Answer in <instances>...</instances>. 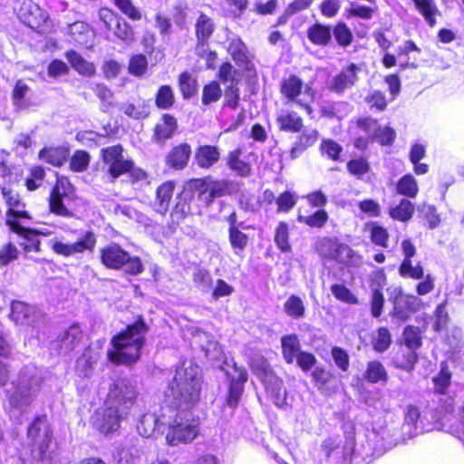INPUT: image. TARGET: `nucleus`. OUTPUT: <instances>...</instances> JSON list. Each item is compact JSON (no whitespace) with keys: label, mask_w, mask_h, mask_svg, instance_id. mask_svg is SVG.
I'll list each match as a JSON object with an SVG mask.
<instances>
[{"label":"nucleus","mask_w":464,"mask_h":464,"mask_svg":"<svg viewBox=\"0 0 464 464\" xmlns=\"http://www.w3.org/2000/svg\"><path fill=\"white\" fill-rule=\"evenodd\" d=\"M233 193L232 181L210 175L191 178L184 182L171 209L169 227L176 229L188 217L202 216L216 198Z\"/></svg>","instance_id":"obj_1"},{"label":"nucleus","mask_w":464,"mask_h":464,"mask_svg":"<svg viewBox=\"0 0 464 464\" xmlns=\"http://www.w3.org/2000/svg\"><path fill=\"white\" fill-rule=\"evenodd\" d=\"M150 330L142 314H138L133 323L111 338V348L106 356L113 365L132 367L141 357L142 348L146 344V334Z\"/></svg>","instance_id":"obj_2"},{"label":"nucleus","mask_w":464,"mask_h":464,"mask_svg":"<svg viewBox=\"0 0 464 464\" xmlns=\"http://www.w3.org/2000/svg\"><path fill=\"white\" fill-rule=\"evenodd\" d=\"M203 374L197 365L177 371L164 393L163 402L176 411L193 409L200 401Z\"/></svg>","instance_id":"obj_3"},{"label":"nucleus","mask_w":464,"mask_h":464,"mask_svg":"<svg viewBox=\"0 0 464 464\" xmlns=\"http://www.w3.org/2000/svg\"><path fill=\"white\" fill-rule=\"evenodd\" d=\"M100 263L110 270H122L129 276H138L144 271L140 256L131 255L121 245L111 242L99 249Z\"/></svg>","instance_id":"obj_4"},{"label":"nucleus","mask_w":464,"mask_h":464,"mask_svg":"<svg viewBox=\"0 0 464 464\" xmlns=\"http://www.w3.org/2000/svg\"><path fill=\"white\" fill-rule=\"evenodd\" d=\"M31 454L38 460L47 458L53 440V430L46 414L36 415L26 430Z\"/></svg>","instance_id":"obj_5"},{"label":"nucleus","mask_w":464,"mask_h":464,"mask_svg":"<svg viewBox=\"0 0 464 464\" xmlns=\"http://www.w3.org/2000/svg\"><path fill=\"white\" fill-rule=\"evenodd\" d=\"M75 199H77L76 188L70 178L57 174L47 198L49 212L57 217L73 218V211L64 204V201Z\"/></svg>","instance_id":"obj_6"},{"label":"nucleus","mask_w":464,"mask_h":464,"mask_svg":"<svg viewBox=\"0 0 464 464\" xmlns=\"http://www.w3.org/2000/svg\"><path fill=\"white\" fill-rule=\"evenodd\" d=\"M139 395L137 387L129 378H117L109 386L105 404L114 406L128 415L137 403Z\"/></svg>","instance_id":"obj_7"},{"label":"nucleus","mask_w":464,"mask_h":464,"mask_svg":"<svg viewBox=\"0 0 464 464\" xmlns=\"http://www.w3.org/2000/svg\"><path fill=\"white\" fill-rule=\"evenodd\" d=\"M0 192L6 208L5 223L9 229L20 225V220L32 219L27 204L18 191L7 186H1Z\"/></svg>","instance_id":"obj_8"},{"label":"nucleus","mask_w":464,"mask_h":464,"mask_svg":"<svg viewBox=\"0 0 464 464\" xmlns=\"http://www.w3.org/2000/svg\"><path fill=\"white\" fill-rule=\"evenodd\" d=\"M314 251L323 260H334L343 263L355 256L354 250L337 237H318L314 245Z\"/></svg>","instance_id":"obj_9"},{"label":"nucleus","mask_w":464,"mask_h":464,"mask_svg":"<svg viewBox=\"0 0 464 464\" xmlns=\"http://www.w3.org/2000/svg\"><path fill=\"white\" fill-rule=\"evenodd\" d=\"M124 149L121 144H115L101 150L100 158L107 166V175L111 182L129 171L133 160L124 157Z\"/></svg>","instance_id":"obj_10"},{"label":"nucleus","mask_w":464,"mask_h":464,"mask_svg":"<svg viewBox=\"0 0 464 464\" xmlns=\"http://www.w3.org/2000/svg\"><path fill=\"white\" fill-rule=\"evenodd\" d=\"M127 417L123 411H121L114 406L105 404L97 409L92 418V427L103 435H108L117 431L121 427V422Z\"/></svg>","instance_id":"obj_11"},{"label":"nucleus","mask_w":464,"mask_h":464,"mask_svg":"<svg viewBox=\"0 0 464 464\" xmlns=\"http://www.w3.org/2000/svg\"><path fill=\"white\" fill-rule=\"evenodd\" d=\"M96 245L97 237L92 230L89 229L84 231L73 243H63L62 241L53 242L52 250L59 256L69 257L74 255L93 253Z\"/></svg>","instance_id":"obj_12"},{"label":"nucleus","mask_w":464,"mask_h":464,"mask_svg":"<svg viewBox=\"0 0 464 464\" xmlns=\"http://www.w3.org/2000/svg\"><path fill=\"white\" fill-rule=\"evenodd\" d=\"M16 14L18 19L27 27L42 34L46 32L48 15L32 0H23Z\"/></svg>","instance_id":"obj_13"},{"label":"nucleus","mask_w":464,"mask_h":464,"mask_svg":"<svg viewBox=\"0 0 464 464\" xmlns=\"http://www.w3.org/2000/svg\"><path fill=\"white\" fill-rule=\"evenodd\" d=\"M392 303V308L390 315L401 322H406L423 307V303L418 295L403 294L401 290L395 294Z\"/></svg>","instance_id":"obj_14"},{"label":"nucleus","mask_w":464,"mask_h":464,"mask_svg":"<svg viewBox=\"0 0 464 464\" xmlns=\"http://www.w3.org/2000/svg\"><path fill=\"white\" fill-rule=\"evenodd\" d=\"M304 89L303 80L295 73L284 77L279 83V92L287 102L295 103L307 114H311L313 112L311 104L300 99Z\"/></svg>","instance_id":"obj_15"},{"label":"nucleus","mask_w":464,"mask_h":464,"mask_svg":"<svg viewBox=\"0 0 464 464\" xmlns=\"http://www.w3.org/2000/svg\"><path fill=\"white\" fill-rule=\"evenodd\" d=\"M198 434V425L197 423L175 417L168 427L166 441L169 446H178L181 443L187 444L193 441Z\"/></svg>","instance_id":"obj_16"},{"label":"nucleus","mask_w":464,"mask_h":464,"mask_svg":"<svg viewBox=\"0 0 464 464\" xmlns=\"http://www.w3.org/2000/svg\"><path fill=\"white\" fill-rule=\"evenodd\" d=\"M359 72V65L354 63H348L328 82L326 85L327 90L337 95L343 94L356 84Z\"/></svg>","instance_id":"obj_17"},{"label":"nucleus","mask_w":464,"mask_h":464,"mask_svg":"<svg viewBox=\"0 0 464 464\" xmlns=\"http://www.w3.org/2000/svg\"><path fill=\"white\" fill-rule=\"evenodd\" d=\"M403 259L399 266V275L404 278L419 280L423 277L424 268L419 262L413 265L412 257L415 256L417 250L413 242L410 238H405L401 244Z\"/></svg>","instance_id":"obj_18"},{"label":"nucleus","mask_w":464,"mask_h":464,"mask_svg":"<svg viewBox=\"0 0 464 464\" xmlns=\"http://www.w3.org/2000/svg\"><path fill=\"white\" fill-rule=\"evenodd\" d=\"M36 383L34 377L19 378L14 386V392L9 395L8 401L13 409L29 406L36 395Z\"/></svg>","instance_id":"obj_19"},{"label":"nucleus","mask_w":464,"mask_h":464,"mask_svg":"<svg viewBox=\"0 0 464 464\" xmlns=\"http://www.w3.org/2000/svg\"><path fill=\"white\" fill-rule=\"evenodd\" d=\"M235 375L228 376V386L226 395V404L236 409L245 390V384L248 380V373L244 367L237 366L236 363L233 364Z\"/></svg>","instance_id":"obj_20"},{"label":"nucleus","mask_w":464,"mask_h":464,"mask_svg":"<svg viewBox=\"0 0 464 464\" xmlns=\"http://www.w3.org/2000/svg\"><path fill=\"white\" fill-rule=\"evenodd\" d=\"M387 281L386 274L383 268H379L372 272L371 276L372 294L370 297V309L371 314L374 318H379L382 312L385 304L384 295L382 293V286L385 285Z\"/></svg>","instance_id":"obj_21"},{"label":"nucleus","mask_w":464,"mask_h":464,"mask_svg":"<svg viewBox=\"0 0 464 464\" xmlns=\"http://www.w3.org/2000/svg\"><path fill=\"white\" fill-rule=\"evenodd\" d=\"M222 155V150L217 144H198L194 150V164L199 169H210L217 166Z\"/></svg>","instance_id":"obj_22"},{"label":"nucleus","mask_w":464,"mask_h":464,"mask_svg":"<svg viewBox=\"0 0 464 464\" xmlns=\"http://www.w3.org/2000/svg\"><path fill=\"white\" fill-rule=\"evenodd\" d=\"M192 155V147L188 142H180L170 148L165 156V165L172 170L185 169Z\"/></svg>","instance_id":"obj_23"},{"label":"nucleus","mask_w":464,"mask_h":464,"mask_svg":"<svg viewBox=\"0 0 464 464\" xmlns=\"http://www.w3.org/2000/svg\"><path fill=\"white\" fill-rule=\"evenodd\" d=\"M227 53L236 64L241 67L244 72L256 74V67L249 57L248 48L239 37L234 38L229 42Z\"/></svg>","instance_id":"obj_24"},{"label":"nucleus","mask_w":464,"mask_h":464,"mask_svg":"<svg viewBox=\"0 0 464 464\" xmlns=\"http://www.w3.org/2000/svg\"><path fill=\"white\" fill-rule=\"evenodd\" d=\"M179 128L177 118L170 113H163L152 130V140L163 144L171 139Z\"/></svg>","instance_id":"obj_25"},{"label":"nucleus","mask_w":464,"mask_h":464,"mask_svg":"<svg viewBox=\"0 0 464 464\" xmlns=\"http://www.w3.org/2000/svg\"><path fill=\"white\" fill-rule=\"evenodd\" d=\"M306 38L314 46L324 48L332 45L331 24L315 21L306 28Z\"/></svg>","instance_id":"obj_26"},{"label":"nucleus","mask_w":464,"mask_h":464,"mask_svg":"<svg viewBox=\"0 0 464 464\" xmlns=\"http://www.w3.org/2000/svg\"><path fill=\"white\" fill-rule=\"evenodd\" d=\"M355 448V440L353 437L349 438L343 444L336 442L333 438H327L322 442V449L326 458H331L334 453H340V459L343 462L351 459Z\"/></svg>","instance_id":"obj_27"},{"label":"nucleus","mask_w":464,"mask_h":464,"mask_svg":"<svg viewBox=\"0 0 464 464\" xmlns=\"http://www.w3.org/2000/svg\"><path fill=\"white\" fill-rule=\"evenodd\" d=\"M70 149L67 146H45L38 152V158L53 167L60 168L69 160Z\"/></svg>","instance_id":"obj_28"},{"label":"nucleus","mask_w":464,"mask_h":464,"mask_svg":"<svg viewBox=\"0 0 464 464\" xmlns=\"http://www.w3.org/2000/svg\"><path fill=\"white\" fill-rule=\"evenodd\" d=\"M312 382L314 387L325 394H332L336 392L334 374L325 366L320 365L311 372Z\"/></svg>","instance_id":"obj_29"},{"label":"nucleus","mask_w":464,"mask_h":464,"mask_svg":"<svg viewBox=\"0 0 464 464\" xmlns=\"http://www.w3.org/2000/svg\"><path fill=\"white\" fill-rule=\"evenodd\" d=\"M176 182L174 180H166L160 184L155 191L154 209L156 212L165 216L169 208Z\"/></svg>","instance_id":"obj_30"},{"label":"nucleus","mask_w":464,"mask_h":464,"mask_svg":"<svg viewBox=\"0 0 464 464\" xmlns=\"http://www.w3.org/2000/svg\"><path fill=\"white\" fill-rule=\"evenodd\" d=\"M194 27L197 40L196 44H198V47L208 45L209 40L216 29L214 20L207 14L200 12L195 22Z\"/></svg>","instance_id":"obj_31"},{"label":"nucleus","mask_w":464,"mask_h":464,"mask_svg":"<svg viewBox=\"0 0 464 464\" xmlns=\"http://www.w3.org/2000/svg\"><path fill=\"white\" fill-rule=\"evenodd\" d=\"M319 131L316 129L304 130L296 136L289 155L292 160L300 157L306 150L316 144L319 140Z\"/></svg>","instance_id":"obj_32"},{"label":"nucleus","mask_w":464,"mask_h":464,"mask_svg":"<svg viewBox=\"0 0 464 464\" xmlns=\"http://www.w3.org/2000/svg\"><path fill=\"white\" fill-rule=\"evenodd\" d=\"M82 338L83 332L80 324L74 322L59 335L60 349L64 353H71L82 343Z\"/></svg>","instance_id":"obj_33"},{"label":"nucleus","mask_w":464,"mask_h":464,"mask_svg":"<svg viewBox=\"0 0 464 464\" xmlns=\"http://www.w3.org/2000/svg\"><path fill=\"white\" fill-rule=\"evenodd\" d=\"M13 233L17 234L24 239V242L21 244L22 248L24 252H34L38 253L41 249V240L39 235L42 233L39 230L29 228L22 226L21 224L9 229Z\"/></svg>","instance_id":"obj_34"},{"label":"nucleus","mask_w":464,"mask_h":464,"mask_svg":"<svg viewBox=\"0 0 464 464\" xmlns=\"http://www.w3.org/2000/svg\"><path fill=\"white\" fill-rule=\"evenodd\" d=\"M241 155L242 150L240 148L228 151L226 157V164L237 176L246 178L252 172V166L250 162L243 160Z\"/></svg>","instance_id":"obj_35"},{"label":"nucleus","mask_w":464,"mask_h":464,"mask_svg":"<svg viewBox=\"0 0 464 464\" xmlns=\"http://www.w3.org/2000/svg\"><path fill=\"white\" fill-rule=\"evenodd\" d=\"M417 13L430 27H434L437 18L441 15L435 0H411Z\"/></svg>","instance_id":"obj_36"},{"label":"nucleus","mask_w":464,"mask_h":464,"mask_svg":"<svg viewBox=\"0 0 464 464\" xmlns=\"http://www.w3.org/2000/svg\"><path fill=\"white\" fill-rule=\"evenodd\" d=\"M397 343L399 346H405L418 352L423 343V333L419 326L408 324L403 328Z\"/></svg>","instance_id":"obj_37"},{"label":"nucleus","mask_w":464,"mask_h":464,"mask_svg":"<svg viewBox=\"0 0 464 464\" xmlns=\"http://www.w3.org/2000/svg\"><path fill=\"white\" fill-rule=\"evenodd\" d=\"M363 380L371 384L387 383L389 380L388 372L383 363L379 360L369 361L362 373Z\"/></svg>","instance_id":"obj_38"},{"label":"nucleus","mask_w":464,"mask_h":464,"mask_svg":"<svg viewBox=\"0 0 464 464\" xmlns=\"http://www.w3.org/2000/svg\"><path fill=\"white\" fill-rule=\"evenodd\" d=\"M65 58L80 75L92 77L96 73V67L93 63L85 60L79 53L74 50H69L64 53Z\"/></svg>","instance_id":"obj_39"},{"label":"nucleus","mask_w":464,"mask_h":464,"mask_svg":"<svg viewBox=\"0 0 464 464\" xmlns=\"http://www.w3.org/2000/svg\"><path fill=\"white\" fill-rule=\"evenodd\" d=\"M371 243L382 248H387L390 243V232L387 227L377 221H370L365 224Z\"/></svg>","instance_id":"obj_40"},{"label":"nucleus","mask_w":464,"mask_h":464,"mask_svg":"<svg viewBox=\"0 0 464 464\" xmlns=\"http://www.w3.org/2000/svg\"><path fill=\"white\" fill-rule=\"evenodd\" d=\"M331 37L335 44L343 49L349 47L354 41V35L349 25L343 21L331 24Z\"/></svg>","instance_id":"obj_41"},{"label":"nucleus","mask_w":464,"mask_h":464,"mask_svg":"<svg viewBox=\"0 0 464 464\" xmlns=\"http://www.w3.org/2000/svg\"><path fill=\"white\" fill-rule=\"evenodd\" d=\"M278 129L284 132L297 133L304 128V119L295 111H285L276 117Z\"/></svg>","instance_id":"obj_42"},{"label":"nucleus","mask_w":464,"mask_h":464,"mask_svg":"<svg viewBox=\"0 0 464 464\" xmlns=\"http://www.w3.org/2000/svg\"><path fill=\"white\" fill-rule=\"evenodd\" d=\"M34 314V307L25 302L14 300L11 303L9 317L16 324H29Z\"/></svg>","instance_id":"obj_43"},{"label":"nucleus","mask_w":464,"mask_h":464,"mask_svg":"<svg viewBox=\"0 0 464 464\" xmlns=\"http://www.w3.org/2000/svg\"><path fill=\"white\" fill-rule=\"evenodd\" d=\"M282 355L287 364H292L302 352L301 343L295 334H285L281 337Z\"/></svg>","instance_id":"obj_44"},{"label":"nucleus","mask_w":464,"mask_h":464,"mask_svg":"<svg viewBox=\"0 0 464 464\" xmlns=\"http://www.w3.org/2000/svg\"><path fill=\"white\" fill-rule=\"evenodd\" d=\"M415 213V205L410 199L402 198L396 206L388 209V214L392 220L401 223L410 221Z\"/></svg>","instance_id":"obj_45"},{"label":"nucleus","mask_w":464,"mask_h":464,"mask_svg":"<svg viewBox=\"0 0 464 464\" xmlns=\"http://www.w3.org/2000/svg\"><path fill=\"white\" fill-rule=\"evenodd\" d=\"M393 361L398 369L411 372L419 361V353L405 346H399Z\"/></svg>","instance_id":"obj_46"},{"label":"nucleus","mask_w":464,"mask_h":464,"mask_svg":"<svg viewBox=\"0 0 464 464\" xmlns=\"http://www.w3.org/2000/svg\"><path fill=\"white\" fill-rule=\"evenodd\" d=\"M177 84L183 100H189L198 90V79L188 71H183L178 75Z\"/></svg>","instance_id":"obj_47"},{"label":"nucleus","mask_w":464,"mask_h":464,"mask_svg":"<svg viewBox=\"0 0 464 464\" xmlns=\"http://www.w3.org/2000/svg\"><path fill=\"white\" fill-rule=\"evenodd\" d=\"M122 112L130 119L142 121L150 117V106L145 100L140 99L137 102H125L121 107Z\"/></svg>","instance_id":"obj_48"},{"label":"nucleus","mask_w":464,"mask_h":464,"mask_svg":"<svg viewBox=\"0 0 464 464\" xmlns=\"http://www.w3.org/2000/svg\"><path fill=\"white\" fill-rule=\"evenodd\" d=\"M175 102V92L169 84H162L157 89L154 95V104L159 110H170Z\"/></svg>","instance_id":"obj_49"},{"label":"nucleus","mask_w":464,"mask_h":464,"mask_svg":"<svg viewBox=\"0 0 464 464\" xmlns=\"http://www.w3.org/2000/svg\"><path fill=\"white\" fill-rule=\"evenodd\" d=\"M419 184L413 175L408 173L401 177L396 183V192L405 198H415L419 194Z\"/></svg>","instance_id":"obj_50"},{"label":"nucleus","mask_w":464,"mask_h":464,"mask_svg":"<svg viewBox=\"0 0 464 464\" xmlns=\"http://www.w3.org/2000/svg\"><path fill=\"white\" fill-rule=\"evenodd\" d=\"M227 237L230 247L234 254L238 256L244 254L250 244L249 236L242 231L240 227L227 230Z\"/></svg>","instance_id":"obj_51"},{"label":"nucleus","mask_w":464,"mask_h":464,"mask_svg":"<svg viewBox=\"0 0 464 464\" xmlns=\"http://www.w3.org/2000/svg\"><path fill=\"white\" fill-rule=\"evenodd\" d=\"M452 372L446 361L440 364L439 372L432 378L434 391L438 394L444 395L451 383Z\"/></svg>","instance_id":"obj_52"},{"label":"nucleus","mask_w":464,"mask_h":464,"mask_svg":"<svg viewBox=\"0 0 464 464\" xmlns=\"http://www.w3.org/2000/svg\"><path fill=\"white\" fill-rule=\"evenodd\" d=\"M274 241L276 248L281 253L292 252V245L290 242V228L285 221H280L275 228Z\"/></svg>","instance_id":"obj_53"},{"label":"nucleus","mask_w":464,"mask_h":464,"mask_svg":"<svg viewBox=\"0 0 464 464\" xmlns=\"http://www.w3.org/2000/svg\"><path fill=\"white\" fill-rule=\"evenodd\" d=\"M45 178L46 172L44 168L41 165H33L24 180V186L29 192L35 191L43 186Z\"/></svg>","instance_id":"obj_54"},{"label":"nucleus","mask_w":464,"mask_h":464,"mask_svg":"<svg viewBox=\"0 0 464 464\" xmlns=\"http://www.w3.org/2000/svg\"><path fill=\"white\" fill-rule=\"evenodd\" d=\"M296 219L299 223L304 224L311 228L321 229L327 224L329 215L324 208H319L307 216L298 213Z\"/></svg>","instance_id":"obj_55"},{"label":"nucleus","mask_w":464,"mask_h":464,"mask_svg":"<svg viewBox=\"0 0 464 464\" xmlns=\"http://www.w3.org/2000/svg\"><path fill=\"white\" fill-rule=\"evenodd\" d=\"M222 97L219 82L212 80L205 83L201 92V103L204 106L218 102Z\"/></svg>","instance_id":"obj_56"},{"label":"nucleus","mask_w":464,"mask_h":464,"mask_svg":"<svg viewBox=\"0 0 464 464\" xmlns=\"http://www.w3.org/2000/svg\"><path fill=\"white\" fill-rule=\"evenodd\" d=\"M91 155L84 150H76L69 157V169L72 172L80 173L88 169L91 163Z\"/></svg>","instance_id":"obj_57"},{"label":"nucleus","mask_w":464,"mask_h":464,"mask_svg":"<svg viewBox=\"0 0 464 464\" xmlns=\"http://www.w3.org/2000/svg\"><path fill=\"white\" fill-rule=\"evenodd\" d=\"M110 33H112L118 40L126 44H130L135 40L133 27L121 15Z\"/></svg>","instance_id":"obj_58"},{"label":"nucleus","mask_w":464,"mask_h":464,"mask_svg":"<svg viewBox=\"0 0 464 464\" xmlns=\"http://www.w3.org/2000/svg\"><path fill=\"white\" fill-rule=\"evenodd\" d=\"M238 75V70L235 69L233 64L229 61H225L221 63L217 72L218 82L225 85H227V83L238 84L240 82Z\"/></svg>","instance_id":"obj_59"},{"label":"nucleus","mask_w":464,"mask_h":464,"mask_svg":"<svg viewBox=\"0 0 464 464\" xmlns=\"http://www.w3.org/2000/svg\"><path fill=\"white\" fill-rule=\"evenodd\" d=\"M285 314L292 319H301L305 315V306L303 299L296 295H291L284 304Z\"/></svg>","instance_id":"obj_60"},{"label":"nucleus","mask_w":464,"mask_h":464,"mask_svg":"<svg viewBox=\"0 0 464 464\" xmlns=\"http://www.w3.org/2000/svg\"><path fill=\"white\" fill-rule=\"evenodd\" d=\"M320 154L332 161H340L343 147L333 139L322 140L319 146Z\"/></svg>","instance_id":"obj_61"},{"label":"nucleus","mask_w":464,"mask_h":464,"mask_svg":"<svg viewBox=\"0 0 464 464\" xmlns=\"http://www.w3.org/2000/svg\"><path fill=\"white\" fill-rule=\"evenodd\" d=\"M330 290L334 298L342 303L355 305L359 304L357 296L344 284H334Z\"/></svg>","instance_id":"obj_62"},{"label":"nucleus","mask_w":464,"mask_h":464,"mask_svg":"<svg viewBox=\"0 0 464 464\" xmlns=\"http://www.w3.org/2000/svg\"><path fill=\"white\" fill-rule=\"evenodd\" d=\"M372 348L377 353H383L387 351L392 344V334L390 330L382 326L376 331V335L372 339Z\"/></svg>","instance_id":"obj_63"},{"label":"nucleus","mask_w":464,"mask_h":464,"mask_svg":"<svg viewBox=\"0 0 464 464\" xmlns=\"http://www.w3.org/2000/svg\"><path fill=\"white\" fill-rule=\"evenodd\" d=\"M29 91L30 87L23 80H16L11 94L14 106L20 110L26 108L28 103L25 102V97Z\"/></svg>","instance_id":"obj_64"}]
</instances>
